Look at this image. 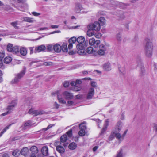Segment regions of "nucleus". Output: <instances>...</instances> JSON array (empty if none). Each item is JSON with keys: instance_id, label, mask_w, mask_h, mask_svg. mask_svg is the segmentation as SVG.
Segmentation results:
<instances>
[{"instance_id": "nucleus-1", "label": "nucleus", "mask_w": 157, "mask_h": 157, "mask_svg": "<svg viewBox=\"0 0 157 157\" xmlns=\"http://www.w3.org/2000/svg\"><path fill=\"white\" fill-rule=\"evenodd\" d=\"M59 93V91H57L55 93H52V96L57 95L59 102L61 104H66V101L63 98L65 99L68 100L72 99L74 98V95L73 94L68 91H65L63 92L62 95Z\"/></svg>"}, {"instance_id": "nucleus-2", "label": "nucleus", "mask_w": 157, "mask_h": 157, "mask_svg": "<svg viewBox=\"0 0 157 157\" xmlns=\"http://www.w3.org/2000/svg\"><path fill=\"white\" fill-rule=\"evenodd\" d=\"M85 38L83 36H80L77 38V41L78 44L76 47L78 50L77 53L78 54L82 55L85 53V48L88 44L87 41H85Z\"/></svg>"}, {"instance_id": "nucleus-3", "label": "nucleus", "mask_w": 157, "mask_h": 157, "mask_svg": "<svg viewBox=\"0 0 157 157\" xmlns=\"http://www.w3.org/2000/svg\"><path fill=\"white\" fill-rule=\"evenodd\" d=\"M153 45L152 40L148 38L145 39L144 43V51L146 56L151 57L153 54Z\"/></svg>"}, {"instance_id": "nucleus-4", "label": "nucleus", "mask_w": 157, "mask_h": 157, "mask_svg": "<svg viewBox=\"0 0 157 157\" xmlns=\"http://www.w3.org/2000/svg\"><path fill=\"white\" fill-rule=\"evenodd\" d=\"M127 132V130H126L124 132L123 134L121 135L120 133H116V132L113 131L111 133V134L109 136L108 138V140L109 141H112L114 137H115L119 140L122 141L124 138Z\"/></svg>"}, {"instance_id": "nucleus-5", "label": "nucleus", "mask_w": 157, "mask_h": 157, "mask_svg": "<svg viewBox=\"0 0 157 157\" xmlns=\"http://www.w3.org/2000/svg\"><path fill=\"white\" fill-rule=\"evenodd\" d=\"M25 73V71L24 70L20 72L15 74L14 78L10 82V84L13 85L17 84L21 79L23 77Z\"/></svg>"}, {"instance_id": "nucleus-6", "label": "nucleus", "mask_w": 157, "mask_h": 157, "mask_svg": "<svg viewBox=\"0 0 157 157\" xmlns=\"http://www.w3.org/2000/svg\"><path fill=\"white\" fill-rule=\"evenodd\" d=\"M17 103L16 101H13L11 103L7 108L6 110V112L1 114L2 116H5L10 113L13 108L16 106Z\"/></svg>"}, {"instance_id": "nucleus-7", "label": "nucleus", "mask_w": 157, "mask_h": 157, "mask_svg": "<svg viewBox=\"0 0 157 157\" xmlns=\"http://www.w3.org/2000/svg\"><path fill=\"white\" fill-rule=\"evenodd\" d=\"M64 144H62L59 141H56L54 144V145L56 147L57 151L60 153H63L64 152L65 149L62 146Z\"/></svg>"}, {"instance_id": "nucleus-8", "label": "nucleus", "mask_w": 157, "mask_h": 157, "mask_svg": "<svg viewBox=\"0 0 157 157\" xmlns=\"http://www.w3.org/2000/svg\"><path fill=\"white\" fill-rule=\"evenodd\" d=\"M88 28L90 29L96 31H98L100 29V25L99 22H95L93 24H90L88 26Z\"/></svg>"}, {"instance_id": "nucleus-9", "label": "nucleus", "mask_w": 157, "mask_h": 157, "mask_svg": "<svg viewBox=\"0 0 157 157\" xmlns=\"http://www.w3.org/2000/svg\"><path fill=\"white\" fill-rule=\"evenodd\" d=\"M90 45L93 46L94 48H98L100 46V41L99 40H95L94 38H91L89 40Z\"/></svg>"}, {"instance_id": "nucleus-10", "label": "nucleus", "mask_w": 157, "mask_h": 157, "mask_svg": "<svg viewBox=\"0 0 157 157\" xmlns=\"http://www.w3.org/2000/svg\"><path fill=\"white\" fill-rule=\"evenodd\" d=\"M75 11L76 13H86L84 10V9L82 6L80 4H77L76 5Z\"/></svg>"}, {"instance_id": "nucleus-11", "label": "nucleus", "mask_w": 157, "mask_h": 157, "mask_svg": "<svg viewBox=\"0 0 157 157\" xmlns=\"http://www.w3.org/2000/svg\"><path fill=\"white\" fill-rule=\"evenodd\" d=\"M123 124L120 121H118L117 124L114 131L116 133H120V131L122 129Z\"/></svg>"}, {"instance_id": "nucleus-12", "label": "nucleus", "mask_w": 157, "mask_h": 157, "mask_svg": "<svg viewBox=\"0 0 157 157\" xmlns=\"http://www.w3.org/2000/svg\"><path fill=\"white\" fill-rule=\"evenodd\" d=\"M105 46L103 44L100 45L99 49L98 51V54L100 55H103L105 53Z\"/></svg>"}, {"instance_id": "nucleus-13", "label": "nucleus", "mask_w": 157, "mask_h": 157, "mask_svg": "<svg viewBox=\"0 0 157 157\" xmlns=\"http://www.w3.org/2000/svg\"><path fill=\"white\" fill-rule=\"evenodd\" d=\"M94 89L93 88H90L89 89L88 94L87 96V99H90L92 98V97L94 95Z\"/></svg>"}, {"instance_id": "nucleus-14", "label": "nucleus", "mask_w": 157, "mask_h": 157, "mask_svg": "<svg viewBox=\"0 0 157 157\" xmlns=\"http://www.w3.org/2000/svg\"><path fill=\"white\" fill-rule=\"evenodd\" d=\"M21 20L24 21L29 23H32L35 21V20L33 18L23 17L21 18Z\"/></svg>"}, {"instance_id": "nucleus-15", "label": "nucleus", "mask_w": 157, "mask_h": 157, "mask_svg": "<svg viewBox=\"0 0 157 157\" xmlns=\"http://www.w3.org/2000/svg\"><path fill=\"white\" fill-rule=\"evenodd\" d=\"M46 48L44 45H42L36 47L35 48V52H39L44 51L45 50Z\"/></svg>"}, {"instance_id": "nucleus-16", "label": "nucleus", "mask_w": 157, "mask_h": 157, "mask_svg": "<svg viewBox=\"0 0 157 157\" xmlns=\"http://www.w3.org/2000/svg\"><path fill=\"white\" fill-rule=\"evenodd\" d=\"M61 46L58 44H56L53 45V49L56 52H60L61 50Z\"/></svg>"}, {"instance_id": "nucleus-17", "label": "nucleus", "mask_w": 157, "mask_h": 157, "mask_svg": "<svg viewBox=\"0 0 157 157\" xmlns=\"http://www.w3.org/2000/svg\"><path fill=\"white\" fill-rule=\"evenodd\" d=\"M29 152L28 148L26 147H23L21 150L20 153L22 155L26 156Z\"/></svg>"}, {"instance_id": "nucleus-18", "label": "nucleus", "mask_w": 157, "mask_h": 157, "mask_svg": "<svg viewBox=\"0 0 157 157\" xmlns=\"http://www.w3.org/2000/svg\"><path fill=\"white\" fill-rule=\"evenodd\" d=\"M48 148L46 146L43 147L41 150V152L42 154L44 156H47L48 155Z\"/></svg>"}, {"instance_id": "nucleus-19", "label": "nucleus", "mask_w": 157, "mask_h": 157, "mask_svg": "<svg viewBox=\"0 0 157 157\" xmlns=\"http://www.w3.org/2000/svg\"><path fill=\"white\" fill-rule=\"evenodd\" d=\"M32 125L31 121H28L24 124L21 126V127L23 129H25L27 127H29Z\"/></svg>"}, {"instance_id": "nucleus-20", "label": "nucleus", "mask_w": 157, "mask_h": 157, "mask_svg": "<svg viewBox=\"0 0 157 157\" xmlns=\"http://www.w3.org/2000/svg\"><path fill=\"white\" fill-rule=\"evenodd\" d=\"M109 121L108 119L106 120L103 128L101 130V133H103L107 129V127L109 125Z\"/></svg>"}, {"instance_id": "nucleus-21", "label": "nucleus", "mask_w": 157, "mask_h": 157, "mask_svg": "<svg viewBox=\"0 0 157 157\" xmlns=\"http://www.w3.org/2000/svg\"><path fill=\"white\" fill-rule=\"evenodd\" d=\"M124 156L123 150L122 149H121L117 152L115 157H123Z\"/></svg>"}, {"instance_id": "nucleus-22", "label": "nucleus", "mask_w": 157, "mask_h": 157, "mask_svg": "<svg viewBox=\"0 0 157 157\" xmlns=\"http://www.w3.org/2000/svg\"><path fill=\"white\" fill-rule=\"evenodd\" d=\"M30 151L33 154H36L38 152V150L37 147L36 146H33L30 148Z\"/></svg>"}, {"instance_id": "nucleus-23", "label": "nucleus", "mask_w": 157, "mask_h": 157, "mask_svg": "<svg viewBox=\"0 0 157 157\" xmlns=\"http://www.w3.org/2000/svg\"><path fill=\"white\" fill-rule=\"evenodd\" d=\"M20 54L22 56H25L27 54V51L26 48L24 47L21 48L19 50Z\"/></svg>"}, {"instance_id": "nucleus-24", "label": "nucleus", "mask_w": 157, "mask_h": 157, "mask_svg": "<svg viewBox=\"0 0 157 157\" xmlns=\"http://www.w3.org/2000/svg\"><path fill=\"white\" fill-rule=\"evenodd\" d=\"M88 29H89L87 32L86 34L88 36L91 37L94 35V30H92V29L89 28Z\"/></svg>"}, {"instance_id": "nucleus-25", "label": "nucleus", "mask_w": 157, "mask_h": 157, "mask_svg": "<svg viewBox=\"0 0 157 157\" xmlns=\"http://www.w3.org/2000/svg\"><path fill=\"white\" fill-rule=\"evenodd\" d=\"M103 67L105 69L113 68L112 65L109 62H107L103 65Z\"/></svg>"}, {"instance_id": "nucleus-26", "label": "nucleus", "mask_w": 157, "mask_h": 157, "mask_svg": "<svg viewBox=\"0 0 157 157\" xmlns=\"http://www.w3.org/2000/svg\"><path fill=\"white\" fill-rule=\"evenodd\" d=\"M98 21L100 25H103L105 24V19L104 17H103L100 18Z\"/></svg>"}, {"instance_id": "nucleus-27", "label": "nucleus", "mask_w": 157, "mask_h": 157, "mask_svg": "<svg viewBox=\"0 0 157 157\" xmlns=\"http://www.w3.org/2000/svg\"><path fill=\"white\" fill-rule=\"evenodd\" d=\"M77 147L76 144L74 142L70 144L68 146V148L71 150L75 149Z\"/></svg>"}, {"instance_id": "nucleus-28", "label": "nucleus", "mask_w": 157, "mask_h": 157, "mask_svg": "<svg viewBox=\"0 0 157 157\" xmlns=\"http://www.w3.org/2000/svg\"><path fill=\"white\" fill-rule=\"evenodd\" d=\"M45 112L41 110H35L34 113L35 116H37L38 115H42L44 114Z\"/></svg>"}, {"instance_id": "nucleus-29", "label": "nucleus", "mask_w": 157, "mask_h": 157, "mask_svg": "<svg viewBox=\"0 0 157 157\" xmlns=\"http://www.w3.org/2000/svg\"><path fill=\"white\" fill-rule=\"evenodd\" d=\"M61 50L64 52H67L68 51L67 45L66 44H63L61 46Z\"/></svg>"}, {"instance_id": "nucleus-30", "label": "nucleus", "mask_w": 157, "mask_h": 157, "mask_svg": "<svg viewBox=\"0 0 157 157\" xmlns=\"http://www.w3.org/2000/svg\"><path fill=\"white\" fill-rule=\"evenodd\" d=\"M80 129L86 131V124L84 122L80 124L79 125Z\"/></svg>"}, {"instance_id": "nucleus-31", "label": "nucleus", "mask_w": 157, "mask_h": 157, "mask_svg": "<svg viewBox=\"0 0 157 157\" xmlns=\"http://www.w3.org/2000/svg\"><path fill=\"white\" fill-rule=\"evenodd\" d=\"M18 22L19 21H16L15 22L11 23L10 24L15 29H18L19 28V27L17 26Z\"/></svg>"}, {"instance_id": "nucleus-32", "label": "nucleus", "mask_w": 157, "mask_h": 157, "mask_svg": "<svg viewBox=\"0 0 157 157\" xmlns=\"http://www.w3.org/2000/svg\"><path fill=\"white\" fill-rule=\"evenodd\" d=\"M67 140V136L66 135H63L60 138V142L62 144L65 142Z\"/></svg>"}, {"instance_id": "nucleus-33", "label": "nucleus", "mask_w": 157, "mask_h": 157, "mask_svg": "<svg viewBox=\"0 0 157 157\" xmlns=\"http://www.w3.org/2000/svg\"><path fill=\"white\" fill-rule=\"evenodd\" d=\"M20 49L18 47L16 46L13 47V48L12 52L13 53L17 54L19 52Z\"/></svg>"}, {"instance_id": "nucleus-34", "label": "nucleus", "mask_w": 157, "mask_h": 157, "mask_svg": "<svg viewBox=\"0 0 157 157\" xmlns=\"http://www.w3.org/2000/svg\"><path fill=\"white\" fill-rule=\"evenodd\" d=\"M12 60V58L10 57H6L4 59V62L6 63H10Z\"/></svg>"}, {"instance_id": "nucleus-35", "label": "nucleus", "mask_w": 157, "mask_h": 157, "mask_svg": "<svg viewBox=\"0 0 157 157\" xmlns=\"http://www.w3.org/2000/svg\"><path fill=\"white\" fill-rule=\"evenodd\" d=\"M13 47L12 44H9L7 45V50L8 51L11 52L13 49Z\"/></svg>"}, {"instance_id": "nucleus-36", "label": "nucleus", "mask_w": 157, "mask_h": 157, "mask_svg": "<svg viewBox=\"0 0 157 157\" xmlns=\"http://www.w3.org/2000/svg\"><path fill=\"white\" fill-rule=\"evenodd\" d=\"M11 124H11L7 126L2 130V131L0 133V137L2 136L3 134L11 126Z\"/></svg>"}, {"instance_id": "nucleus-37", "label": "nucleus", "mask_w": 157, "mask_h": 157, "mask_svg": "<svg viewBox=\"0 0 157 157\" xmlns=\"http://www.w3.org/2000/svg\"><path fill=\"white\" fill-rule=\"evenodd\" d=\"M11 124H11L7 126L2 130V131L0 133V137L2 136L3 134L11 126Z\"/></svg>"}, {"instance_id": "nucleus-38", "label": "nucleus", "mask_w": 157, "mask_h": 157, "mask_svg": "<svg viewBox=\"0 0 157 157\" xmlns=\"http://www.w3.org/2000/svg\"><path fill=\"white\" fill-rule=\"evenodd\" d=\"M76 41H77V38L75 37H71L69 40V42L72 44L75 43Z\"/></svg>"}, {"instance_id": "nucleus-39", "label": "nucleus", "mask_w": 157, "mask_h": 157, "mask_svg": "<svg viewBox=\"0 0 157 157\" xmlns=\"http://www.w3.org/2000/svg\"><path fill=\"white\" fill-rule=\"evenodd\" d=\"M46 48L48 51H51L53 49V45L51 44H49L47 45Z\"/></svg>"}, {"instance_id": "nucleus-40", "label": "nucleus", "mask_w": 157, "mask_h": 157, "mask_svg": "<svg viewBox=\"0 0 157 157\" xmlns=\"http://www.w3.org/2000/svg\"><path fill=\"white\" fill-rule=\"evenodd\" d=\"M19 154V150L18 149L14 150L12 153V155L14 156H18Z\"/></svg>"}, {"instance_id": "nucleus-41", "label": "nucleus", "mask_w": 157, "mask_h": 157, "mask_svg": "<svg viewBox=\"0 0 157 157\" xmlns=\"http://www.w3.org/2000/svg\"><path fill=\"white\" fill-rule=\"evenodd\" d=\"M93 52V48L91 47H89L87 49V52L89 54L92 53Z\"/></svg>"}, {"instance_id": "nucleus-42", "label": "nucleus", "mask_w": 157, "mask_h": 157, "mask_svg": "<svg viewBox=\"0 0 157 157\" xmlns=\"http://www.w3.org/2000/svg\"><path fill=\"white\" fill-rule=\"evenodd\" d=\"M85 133L86 131L80 129V131L78 132V134L80 136H82L85 135Z\"/></svg>"}, {"instance_id": "nucleus-43", "label": "nucleus", "mask_w": 157, "mask_h": 157, "mask_svg": "<svg viewBox=\"0 0 157 157\" xmlns=\"http://www.w3.org/2000/svg\"><path fill=\"white\" fill-rule=\"evenodd\" d=\"M90 84H91V86L92 87L96 88L97 86V84L96 82L94 81H91L90 82Z\"/></svg>"}, {"instance_id": "nucleus-44", "label": "nucleus", "mask_w": 157, "mask_h": 157, "mask_svg": "<svg viewBox=\"0 0 157 157\" xmlns=\"http://www.w3.org/2000/svg\"><path fill=\"white\" fill-rule=\"evenodd\" d=\"M35 110L31 108L29 110L28 113L30 114L34 115V114H35L34 113L35 112Z\"/></svg>"}, {"instance_id": "nucleus-45", "label": "nucleus", "mask_w": 157, "mask_h": 157, "mask_svg": "<svg viewBox=\"0 0 157 157\" xmlns=\"http://www.w3.org/2000/svg\"><path fill=\"white\" fill-rule=\"evenodd\" d=\"M69 85V82L68 81H65L63 83V86L65 87H67Z\"/></svg>"}, {"instance_id": "nucleus-46", "label": "nucleus", "mask_w": 157, "mask_h": 157, "mask_svg": "<svg viewBox=\"0 0 157 157\" xmlns=\"http://www.w3.org/2000/svg\"><path fill=\"white\" fill-rule=\"evenodd\" d=\"M67 134L69 137H71L72 135V130L70 129L67 132Z\"/></svg>"}, {"instance_id": "nucleus-47", "label": "nucleus", "mask_w": 157, "mask_h": 157, "mask_svg": "<svg viewBox=\"0 0 157 157\" xmlns=\"http://www.w3.org/2000/svg\"><path fill=\"white\" fill-rule=\"evenodd\" d=\"M67 105L68 106L73 105L74 104V102L72 101H68L67 102Z\"/></svg>"}, {"instance_id": "nucleus-48", "label": "nucleus", "mask_w": 157, "mask_h": 157, "mask_svg": "<svg viewBox=\"0 0 157 157\" xmlns=\"http://www.w3.org/2000/svg\"><path fill=\"white\" fill-rule=\"evenodd\" d=\"M32 14L35 16H38L40 15V13H37L35 12H32Z\"/></svg>"}, {"instance_id": "nucleus-49", "label": "nucleus", "mask_w": 157, "mask_h": 157, "mask_svg": "<svg viewBox=\"0 0 157 157\" xmlns=\"http://www.w3.org/2000/svg\"><path fill=\"white\" fill-rule=\"evenodd\" d=\"M81 89V88L80 86H76L74 88V90L75 91H80Z\"/></svg>"}, {"instance_id": "nucleus-50", "label": "nucleus", "mask_w": 157, "mask_h": 157, "mask_svg": "<svg viewBox=\"0 0 157 157\" xmlns=\"http://www.w3.org/2000/svg\"><path fill=\"white\" fill-rule=\"evenodd\" d=\"M2 71L0 70V82H2L3 81V78L2 77Z\"/></svg>"}, {"instance_id": "nucleus-51", "label": "nucleus", "mask_w": 157, "mask_h": 157, "mask_svg": "<svg viewBox=\"0 0 157 157\" xmlns=\"http://www.w3.org/2000/svg\"><path fill=\"white\" fill-rule=\"evenodd\" d=\"M54 106L55 108H56V109H58L59 108V105L58 103L55 102H54Z\"/></svg>"}, {"instance_id": "nucleus-52", "label": "nucleus", "mask_w": 157, "mask_h": 157, "mask_svg": "<svg viewBox=\"0 0 157 157\" xmlns=\"http://www.w3.org/2000/svg\"><path fill=\"white\" fill-rule=\"evenodd\" d=\"M153 128L154 130L157 131V124H154L153 126Z\"/></svg>"}, {"instance_id": "nucleus-53", "label": "nucleus", "mask_w": 157, "mask_h": 157, "mask_svg": "<svg viewBox=\"0 0 157 157\" xmlns=\"http://www.w3.org/2000/svg\"><path fill=\"white\" fill-rule=\"evenodd\" d=\"M29 49L30 50V54H32L33 52V48L32 47H30L29 48Z\"/></svg>"}, {"instance_id": "nucleus-54", "label": "nucleus", "mask_w": 157, "mask_h": 157, "mask_svg": "<svg viewBox=\"0 0 157 157\" xmlns=\"http://www.w3.org/2000/svg\"><path fill=\"white\" fill-rule=\"evenodd\" d=\"M75 82L76 85L77 84H81L82 82V81L78 79Z\"/></svg>"}, {"instance_id": "nucleus-55", "label": "nucleus", "mask_w": 157, "mask_h": 157, "mask_svg": "<svg viewBox=\"0 0 157 157\" xmlns=\"http://www.w3.org/2000/svg\"><path fill=\"white\" fill-rule=\"evenodd\" d=\"M73 47L72 44L70 43L68 45V48L69 49H71Z\"/></svg>"}, {"instance_id": "nucleus-56", "label": "nucleus", "mask_w": 157, "mask_h": 157, "mask_svg": "<svg viewBox=\"0 0 157 157\" xmlns=\"http://www.w3.org/2000/svg\"><path fill=\"white\" fill-rule=\"evenodd\" d=\"M48 28L47 27H43L40 28L38 30H48Z\"/></svg>"}, {"instance_id": "nucleus-57", "label": "nucleus", "mask_w": 157, "mask_h": 157, "mask_svg": "<svg viewBox=\"0 0 157 157\" xmlns=\"http://www.w3.org/2000/svg\"><path fill=\"white\" fill-rule=\"evenodd\" d=\"M117 39L118 40L120 41L121 40V37L120 35L119 34L117 36Z\"/></svg>"}, {"instance_id": "nucleus-58", "label": "nucleus", "mask_w": 157, "mask_h": 157, "mask_svg": "<svg viewBox=\"0 0 157 157\" xmlns=\"http://www.w3.org/2000/svg\"><path fill=\"white\" fill-rule=\"evenodd\" d=\"M51 27L52 28H58L59 26L58 25H51Z\"/></svg>"}, {"instance_id": "nucleus-59", "label": "nucleus", "mask_w": 157, "mask_h": 157, "mask_svg": "<svg viewBox=\"0 0 157 157\" xmlns=\"http://www.w3.org/2000/svg\"><path fill=\"white\" fill-rule=\"evenodd\" d=\"M45 65H52V62H45L44 63Z\"/></svg>"}, {"instance_id": "nucleus-60", "label": "nucleus", "mask_w": 157, "mask_h": 157, "mask_svg": "<svg viewBox=\"0 0 157 157\" xmlns=\"http://www.w3.org/2000/svg\"><path fill=\"white\" fill-rule=\"evenodd\" d=\"M4 67L3 66V63L2 61H0V68H3Z\"/></svg>"}, {"instance_id": "nucleus-61", "label": "nucleus", "mask_w": 157, "mask_h": 157, "mask_svg": "<svg viewBox=\"0 0 157 157\" xmlns=\"http://www.w3.org/2000/svg\"><path fill=\"white\" fill-rule=\"evenodd\" d=\"M95 36L96 37L99 38L101 36V35L100 34H95Z\"/></svg>"}, {"instance_id": "nucleus-62", "label": "nucleus", "mask_w": 157, "mask_h": 157, "mask_svg": "<svg viewBox=\"0 0 157 157\" xmlns=\"http://www.w3.org/2000/svg\"><path fill=\"white\" fill-rule=\"evenodd\" d=\"M70 84L72 86L76 85V82H71Z\"/></svg>"}, {"instance_id": "nucleus-63", "label": "nucleus", "mask_w": 157, "mask_h": 157, "mask_svg": "<svg viewBox=\"0 0 157 157\" xmlns=\"http://www.w3.org/2000/svg\"><path fill=\"white\" fill-rule=\"evenodd\" d=\"M121 74H124V69H120L119 70Z\"/></svg>"}, {"instance_id": "nucleus-64", "label": "nucleus", "mask_w": 157, "mask_h": 157, "mask_svg": "<svg viewBox=\"0 0 157 157\" xmlns=\"http://www.w3.org/2000/svg\"><path fill=\"white\" fill-rule=\"evenodd\" d=\"M2 157H9V156L8 154L5 153L3 154Z\"/></svg>"}]
</instances>
